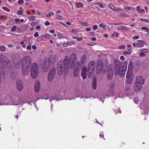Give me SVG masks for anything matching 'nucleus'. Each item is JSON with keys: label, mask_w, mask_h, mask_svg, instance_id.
Here are the masks:
<instances>
[{"label": "nucleus", "mask_w": 149, "mask_h": 149, "mask_svg": "<svg viewBox=\"0 0 149 149\" xmlns=\"http://www.w3.org/2000/svg\"><path fill=\"white\" fill-rule=\"evenodd\" d=\"M74 54L72 53L70 55L68 64V61L66 60L60 61L58 62L57 70L58 74L61 75L63 74H66L68 71L69 66L71 68H74Z\"/></svg>", "instance_id": "nucleus-1"}, {"label": "nucleus", "mask_w": 149, "mask_h": 149, "mask_svg": "<svg viewBox=\"0 0 149 149\" xmlns=\"http://www.w3.org/2000/svg\"><path fill=\"white\" fill-rule=\"evenodd\" d=\"M115 75L118 74L120 77H123L125 74L127 68V62H121L120 60L114 59L113 62Z\"/></svg>", "instance_id": "nucleus-2"}, {"label": "nucleus", "mask_w": 149, "mask_h": 149, "mask_svg": "<svg viewBox=\"0 0 149 149\" xmlns=\"http://www.w3.org/2000/svg\"><path fill=\"white\" fill-rule=\"evenodd\" d=\"M144 81V79L142 76L137 77L134 85V89L136 91H139L141 89Z\"/></svg>", "instance_id": "nucleus-3"}, {"label": "nucleus", "mask_w": 149, "mask_h": 149, "mask_svg": "<svg viewBox=\"0 0 149 149\" xmlns=\"http://www.w3.org/2000/svg\"><path fill=\"white\" fill-rule=\"evenodd\" d=\"M38 66L37 63H33L32 64L31 69V77L34 79L38 75Z\"/></svg>", "instance_id": "nucleus-4"}, {"label": "nucleus", "mask_w": 149, "mask_h": 149, "mask_svg": "<svg viewBox=\"0 0 149 149\" xmlns=\"http://www.w3.org/2000/svg\"><path fill=\"white\" fill-rule=\"evenodd\" d=\"M0 62L5 67L10 66V61L8 60L6 56L3 54L0 55Z\"/></svg>", "instance_id": "nucleus-5"}, {"label": "nucleus", "mask_w": 149, "mask_h": 149, "mask_svg": "<svg viewBox=\"0 0 149 149\" xmlns=\"http://www.w3.org/2000/svg\"><path fill=\"white\" fill-rule=\"evenodd\" d=\"M22 66L30 67L31 65V58L29 56H25L24 57L21 61Z\"/></svg>", "instance_id": "nucleus-6"}, {"label": "nucleus", "mask_w": 149, "mask_h": 149, "mask_svg": "<svg viewBox=\"0 0 149 149\" xmlns=\"http://www.w3.org/2000/svg\"><path fill=\"white\" fill-rule=\"evenodd\" d=\"M51 63V60L50 58H46L44 60L42 65V69L44 72H45L48 71Z\"/></svg>", "instance_id": "nucleus-7"}, {"label": "nucleus", "mask_w": 149, "mask_h": 149, "mask_svg": "<svg viewBox=\"0 0 149 149\" xmlns=\"http://www.w3.org/2000/svg\"><path fill=\"white\" fill-rule=\"evenodd\" d=\"M104 67L102 61L101 60H98L97 64L96 73L100 74L102 72L103 70H105L103 69Z\"/></svg>", "instance_id": "nucleus-8"}, {"label": "nucleus", "mask_w": 149, "mask_h": 149, "mask_svg": "<svg viewBox=\"0 0 149 149\" xmlns=\"http://www.w3.org/2000/svg\"><path fill=\"white\" fill-rule=\"evenodd\" d=\"M56 73V69L54 68H52L49 71L47 79L48 81H52Z\"/></svg>", "instance_id": "nucleus-9"}, {"label": "nucleus", "mask_w": 149, "mask_h": 149, "mask_svg": "<svg viewBox=\"0 0 149 149\" xmlns=\"http://www.w3.org/2000/svg\"><path fill=\"white\" fill-rule=\"evenodd\" d=\"M17 88L19 91L22 90L23 88V82L20 80H18L17 81Z\"/></svg>", "instance_id": "nucleus-10"}, {"label": "nucleus", "mask_w": 149, "mask_h": 149, "mask_svg": "<svg viewBox=\"0 0 149 149\" xmlns=\"http://www.w3.org/2000/svg\"><path fill=\"white\" fill-rule=\"evenodd\" d=\"M22 73L24 75H26L29 73L30 67L22 66Z\"/></svg>", "instance_id": "nucleus-11"}, {"label": "nucleus", "mask_w": 149, "mask_h": 149, "mask_svg": "<svg viewBox=\"0 0 149 149\" xmlns=\"http://www.w3.org/2000/svg\"><path fill=\"white\" fill-rule=\"evenodd\" d=\"M40 86V82L38 80L36 81L34 83V88L35 91L37 93L39 92Z\"/></svg>", "instance_id": "nucleus-12"}, {"label": "nucleus", "mask_w": 149, "mask_h": 149, "mask_svg": "<svg viewBox=\"0 0 149 149\" xmlns=\"http://www.w3.org/2000/svg\"><path fill=\"white\" fill-rule=\"evenodd\" d=\"M132 75L131 72H127L126 74V82L128 84H131L132 82V77L131 75Z\"/></svg>", "instance_id": "nucleus-13"}, {"label": "nucleus", "mask_w": 149, "mask_h": 149, "mask_svg": "<svg viewBox=\"0 0 149 149\" xmlns=\"http://www.w3.org/2000/svg\"><path fill=\"white\" fill-rule=\"evenodd\" d=\"M81 76L83 79L86 78L87 76V70L86 67H84L82 68L81 72Z\"/></svg>", "instance_id": "nucleus-14"}, {"label": "nucleus", "mask_w": 149, "mask_h": 149, "mask_svg": "<svg viewBox=\"0 0 149 149\" xmlns=\"http://www.w3.org/2000/svg\"><path fill=\"white\" fill-rule=\"evenodd\" d=\"M9 99L8 98H5L3 101V104L6 105H14V103L13 102L9 101Z\"/></svg>", "instance_id": "nucleus-15"}, {"label": "nucleus", "mask_w": 149, "mask_h": 149, "mask_svg": "<svg viewBox=\"0 0 149 149\" xmlns=\"http://www.w3.org/2000/svg\"><path fill=\"white\" fill-rule=\"evenodd\" d=\"M80 62L77 61L75 64V72L77 73L79 72V70L81 68Z\"/></svg>", "instance_id": "nucleus-16"}, {"label": "nucleus", "mask_w": 149, "mask_h": 149, "mask_svg": "<svg viewBox=\"0 0 149 149\" xmlns=\"http://www.w3.org/2000/svg\"><path fill=\"white\" fill-rule=\"evenodd\" d=\"M113 74V71L111 70L108 71L107 74V79L109 80H111L112 78Z\"/></svg>", "instance_id": "nucleus-17"}, {"label": "nucleus", "mask_w": 149, "mask_h": 149, "mask_svg": "<svg viewBox=\"0 0 149 149\" xmlns=\"http://www.w3.org/2000/svg\"><path fill=\"white\" fill-rule=\"evenodd\" d=\"M94 63L93 61H90L88 64V70H94Z\"/></svg>", "instance_id": "nucleus-18"}, {"label": "nucleus", "mask_w": 149, "mask_h": 149, "mask_svg": "<svg viewBox=\"0 0 149 149\" xmlns=\"http://www.w3.org/2000/svg\"><path fill=\"white\" fill-rule=\"evenodd\" d=\"M115 84L113 82H111L109 85V91L111 93H113L114 89Z\"/></svg>", "instance_id": "nucleus-19"}, {"label": "nucleus", "mask_w": 149, "mask_h": 149, "mask_svg": "<svg viewBox=\"0 0 149 149\" xmlns=\"http://www.w3.org/2000/svg\"><path fill=\"white\" fill-rule=\"evenodd\" d=\"M137 41L140 42H138L136 43V46L138 47H142L144 46L143 43H145V41L141 40H137Z\"/></svg>", "instance_id": "nucleus-20"}, {"label": "nucleus", "mask_w": 149, "mask_h": 149, "mask_svg": "<svg viewBox=\"0 0 149 149\" xmlns=\"http://www.w3.org/2000/svg\"><path fill=\"white\" fill-rule=\"evenodd\" d=\"M133 67V63L132 62H129L128 66V70L127 72L132 73Z\"/></svg>", "instance_id": "nucleus-21"}, {"label": "nucleus", "mask_w": 149, "mask_h": 149, "mask_svg": "<svg viewBox=\"0 0 149 149\" xmlns=\"http://www.w3.org/2000/svg\"><path fill=\"white\" fill-rule=\"evenodd\" d=\"M87 71L88 72V77L89 78H91L93 74L94 70H87Z\"/></svg>", "instance_id": "nucleus-22"}, {"label": "nucleus", "mask_w": 149, "mask_h": 149, "mask_svg": "<svg viewBox=\"0 0 149 149\" xmlns=\"http://www.w3.org/2000/svg\"><path fill=\"white\" fill-rule=\"evenodd\" d=\"M86 56L84 55H83L81 58V62L84 63L86 62Z\"/></svg>", "instance_id": "nucleus-23"}, {"label": "nucleus", "mask_w": 149, "mask_h": 149, "mask_svg": "<svg viewBox=\"0 0 149 149\" xmlns=\"http://www.w3.org/2000/svg\"><path fill=\"white\" fill-rule=\"evenodd\" d=\"M21 61H18L17 62L16 64L15 65V67L16 68H19L21 66Z\"/></svg>", "instance_id": "nucleus-24"}, {"label": "nucleus", "mask_w": 149, "mask_h": 149, "mask_svg": "<svg viewBox=\"0 0 149 149\" xmlns=\"http://www.w3.org/2000/svg\"><path fill=\"white\" fill-rule=\"evenodd\" d=\"M97 86V82L96 80H94L93 82V88L94 89H95Z\"/></svg>", "instance_id": "nucleus-25"}, {"label": "nucleus", "mask_w": 149, "mask_h": 149, "mask_svg": "<svg viewBox=\"0 0 149 149\" xmlns=\"http://www.w3.org/2000/svg\"><path fill=\"white\" fill-rule=\"evenodd\" d=\"M6 50V47L4 46H0V52H4Z\"/></svg>", "instance_id": "nucleus-26"}, {"label": "nucleus", "mask_w": 149, "mask_h": 149, "mask_svg": "<svg viewBox=\"0 0 149 149\" xmlns=\"http://www.w3.org/2000/svg\"><path fill=\"white\" fill-rule=\"evenodd\" d=\"M115 108H114V111L115 113H116V114H117L118 113H121V111L120 110V108H118L117 109H115Z\"/></svg>", "instance_id": "nucleus-27"}, {"label": "nucleus", "mask_w": 149, "mask_h": 149, "mask_svg": "<svg viewBox=\"0 0 149 149\" xmlns=\"http://www.w3.org/2000/svg\"><path fill=\"white\" fill-rule=\"evenodd\" d=\"M99 26L100 27H101L102 28H103L104 29H106L107 28V26L106 25L104 24H103L101 23L99 25Z\"/></svg>", "instance_id": "nucleus-28"}, {"label": "nucleus", "mask_w": 149, "mask_h": 149, "mask_svg": "<svg viewBox=\"0 0 149 149\" xmlns=\"http://www.w3.org/2000/svg\"><path fill=\"white\" fill-rule=\"evenodd\" d=\"M76 7L78 8H79L80 7L82 8L83 7V5L82 3H79L77 4Z\"/></svg>", "instance_id": "nucleus-29"}, {"label": "nucleus", "mask_w": 149, "mask_h": 149, "mask_svg": "<svg viewBox=\"0 0 149 149\" xmlns=\"http://www.w3.org/2000/svg\"><path fill=\"white\" fill-rule=\"evenodd\" d=\"M2 9L4 10H5L8 12H10V10L6 7L3 6L2 7Z\"/></svg>", "instance_id": "nucleus-30"}, {"label": "nucleus", "mask_w": 149, "mask_h": 149, "mask_svg": "<svg viewBox=\"0 0 149 149\" xmlns=\"http://www.w3.org/2000/svg\"><path fill=\"white\" fill-rule=\"evenodd\" d=\"M141 29L145 30V31L149 33V30L147 28L145 27H142L141 28Z\"/></svg>", "instance_id": "nucleus-31"}, {"label": "nucleus", "mask_w": 149, "mask_h": 149, "mask_svg": "<svg viewBox=\"0 0 149 149\" xmlns=\"http://www.w3.org/2000/svg\"><path fill=\"white\" fill-rule=\"evenodd\" d=\"M131 51H125L123 53V54L124 55H126L127 54H131Z\"/></svg>", "instance_id": "nucleus-32"}, {"label": "nucleus", "mask_w": 149, "mask_h": 149, "mask_svg": "<svg viewBox=\"0 0 149 149\" xmlns=\"http://www.w3.org/2000/svg\"><path fill=\"white\" fill-rule=\"evenodd\" d=\"M140 19L142 20L144 22L149 23V19H148L141 18Z\"/></svg>", "instance_id": "nucleus-33"}, {"label": "nucleus", "mask_w": 149, "mask_h": 149, "mask_svg": "<svg viewBox=\"0 0 149 149\" xmlns=\"http://www.w3.org/2000/svg\"><path fill=\"white\" fill-rule=\"evenodd\" d=\"M54 15V13L52 12H50L48 14H46V16L47 17H50V16L53 15Z\"/></svg>", "instance_id": "nucleus-34"}, {"label": "nucleus", "mask_w": 149, "mask_h": 149, "mask_svg": "<svg viewBox=\"0 0 149 149\" xmlns=\"http://www.w3.org/2000/svg\"><path fill=\"white\" fill-rule=\"evenodd\" d=\"M36 17L34 16H32L29 17L28 19L30 20H34Z\"/></svg>", "instance_id": "nucleus-35"}, {"label": "nucleus", "mask_w": 149, "mask_h": 149, "mask_svg": "<svg viewBox=\"0 0 149 149\" xmlns=\"http://www.w3.org/2000/svg\"><path fill=\"white\" fill-rule=\"evenodd\" d=\"M97 4L101 8H104V6L100 2H97Z\"/></svg>", "instance_id": "nucleus-36"}, {"label": "nucleus", "mask_w": 149, "mask_h": 149, "mask_svg": "<svg viewBox=\"0 0 149 149\" xmlns=\"http://www.w3.org/2000/svg\"><path fill=\"white\" fill-rule=\"evenodd\" d=\"M109 6L110 8L112 10H115V9H114V8H115V7L112 4H109Z\"/></svg>", "instance_id": "nucleus-37"}, {"label": "nucleus", "mask_w": 149, "mask_h": 149, "mask_svg": "<svg viewBox=\"0 0 149 149\" xmlns=\"http://www.w3.org/2000/svg\"><path fill=\"white\" fill-rule=\"evenodd\" d=\"M56 18L57 19H61L62 18V17L61 15H60L58 14H57Z\"/></svg>", "instance_id": "nucleus-38"}, {"label": "nucleus", "mask_w": 149, "mask_h": 149, "mask_svg": "<svg viewBox=\"0 0 149 149\" xmlns=\"http://www.w3.org/2000/svg\"><path fill=\"white\" fill-rule=\"evenodd\" d=\"M140 52H141L143 53H147L148 52V51L147 49H141V50H140Z\"/></svg>", "instance_id": "nucleus-39"}, {"label": "nucleus", "mask_w": 149, "mask_h": 149, "mask_svg": "<svg viewBox=\"0 0 149 149\" xmlns=\"http://www.w3.org/2000/svg\"><path fill=\"white\" fill-rule=\"evenodd\" d=\"M140 37L138 36H134L132 37V38L133 39L136 40L139 39Z\"/></svg>", "instance_id": "nucleus-40"}, {"label": "nucleus", "mask_w": 149, "mask_h": 149, "mask_svg": "<svg viewBox=\"0 0 149 149\" xmlns=\"http://www.w3.org/2000/svg\"><path fill=\"white\" fill-rule=\"evenodd\" d=\"M57 98V96L56 95H55L54 96H53L51 98L53 100H57L56 98Z\"/></svg>", "instance_id": "nucleus-41"}, {"label": "nucleus", "mask_w": 149, "mask_h": 149, "mask_svg": "<svg viewBox=\"0 0 149 149\" xmlns=\"http://www.w3.org/2000/svg\"><path fill=\"white\" fill-rule=\"evenodd\" d=\"M17 27L15 26H14L12 28L11 30L12 32H14L15 31L16 29L17 28Z\"/></svg>", "instance_id": "nucleus-42"}, {"label": "nucleus", "mask_w": 149, "mask_h": 149, "mask_svg": "<svg viewBox=\"0 0 149 149\" xmlns=\"http://www.w3.org/2000/svg\"><path fill=\"white\" fill-rule=\"evenodd\" d=\"M98 29V26L96 24L93 25V29L94 31H95Z\"/></svg>", "instance_id": "nucleus-43"}, {"label": "nucleus", "mask_w": 149, "mask_h": 149, "mask_svg": "<svg viewBox=\"0 0 149 149\" xmlns=\"http://www.w3.org/2000/svg\"><path fill=\"white\" fill-rule=\"evenodd\" d=\"M124 9L125 10H130L131 9V7L130 6L125 7H124Z\"/></svg>", "instance_id": "nucleus-44"}, {"label": "nucleus", "mask_w": 149, "mask_h": 149, "mask_svg": "<svg viewBox=\"0 0 149 149\" xmlns=\"http://www.w3.org/2000/svg\"><path fill=\"white\" fill-rule=\"evenodd\" d=\"M120 49H124L125 48V46L124 45H121L118 47Z\"/></svg>", "instance_id": "nucleus-45"}, {"label": "nucleus", "mask_w": 149, "mask_h": 149, "mask_svg": "<svg viewBox=\"0 0 149 149\" xmlns=\"http://www.w3.org/2000/svg\"><path fill=\"white\" fill-rule=\"evenodd\" d=\"M140 56L141 57H143L146 56V54H144L143 52H142L140 53Z\"/></svg>", "instance_id": "nucleus-46"}, {"label": "nucleus", "mask_w": 149, "mask_h": 149, "mask_svg": "<svg viewBox=\"0 0 149 149\" xmlns=\"http://www.w3.org/2000/svg\"><path fill=\"white\" fill-rule=\"evenodd\" d=\"M80 24L82 26H86L87 24V22H80Z\"/></svg>", "instance_id": "nucleus-47"}, {"label": "nucleus", "mask_w": 149, "mask_h": 149, "mask_svg": "<svg viewBox=\"0 0 149 149\" xmlns=\"http://www.w3.org/2000/svg\"><path fill=\"white\" fill-rule=\"evenodd\" d=\"M77 38V40L78 41H81L82 40V38L81 37H75V39Z\"/></svg>", "instance_id": "nucleus-48"}, {"label": "nucleus", "mask_w": 149, "mask_h": 149, "mask_svg": "<svg viewBox=\"0 0 149 149\" xmlns=\"http://www.w3.org/2000/svg\"><path fill=\"white\" fill-rule=\"evenodd\" d=\"M100 137H101V138L102 137L104 139V140H105V139L104 138V135L103 134V133L102 132H101V133H100Z\"/></svg>", "instance_id": "nucleus-49"}, {"label": "nucleus", "mask_w": 149, "mask_h": 149, "mask_svg": "<svg viewBox=\"0 0 149 149\" xmlns=\"http://www.w3.org/2000/svg\"><path fill=\"white\" fill-rule=\"evenodd\" d=\"M24 1L23 0H20L18 1V3L19 4H22L24 3Z\"/></svg>", "instance_id": "nucleus-50"}, {"label": "nucleus", "mask_w": 149, "mask_h": 149, "mask_svg": "<svg viewBox=\"0 0 149 149\" xmlns=\"http://www.w3.org/2000/svg\"><path fill=\"white\" fill-rule=\"evenodd\" d=\"M50 24V23L48 21H46L44 23V24L47 26H49Z\"/></svg>", "instance_id": "nucleus-51"}, {"label": "nucleus", "mask_w": 149, "mask_h": 149, "mask_svg": "<svg viewBox=\"0 0 149 149\" xmlns=\"http://www.w3.org/2000/svg\"><path fill=\"white\" fill-rule=\"evenodd\" d=\"M26 49L27 50H30L31 49V45H28L26 47Z\"/></svg>", "instance_id": "nucleus-52"}, {"label": "nucleus", "mask_w": 149, "mask_h": 149, "mask_svg": "<svg viewBox=\"0 0 149 149\" xmlns=\"http://www.w3.org/2000/svg\"><path fill=\"white\" fill-rule=\"evenodd\" d=\"M34 36L36 37H37L38 36L39 34L37 32H35L34 34Z\"/></svg>", "instance_id": "nucleus-53"}, {"label": "nucleus", "mask_w": 149, "mask_h": 149, "mask_svg": "<svg viewBox=\"0 0 149 149\" xmlns=\"http://www.w3.org/2000/svg\"><path fill=\"white\" fill-rule=\"evenodd\" d=\"M140 10V7L139 6H138L136 7V11L138 12H139Z\"/></svg>", "instance_id": "nucleus-54"}, {"label": "nucleus", "mask_w": 149, "mask_h": 149, "mask_svg": "<svg viewBox=\"0 0 149 149\" xmlns=\"http://www.w3.org/2000/svg\"><path fill=\"white\" fill-rule=\"evenodd\" d=\"M120 15L123 16V17H129V15L127 14H123L122 15Z\"/></svg>", "instance_id": "nucleus-55"}, {"label": "nucleus", "mask_w": 149, "mask_h": 149, "mask_svg": "<svg viewBox=\"0 0 149 149\" xmlns=\"http://www.w3.org/2000/svg\"><path fill=\"white\" fill-rule=\"evenodd\" d=\"M50 36L49 34H47L44 36V38H47L50 37Z\"/></svg>", "instance_id": "nucleus-56"}, {"label": "nucleus", "mask_w": 149, "mask_h": 149, "mask_svg": "<svg viewBox=\"0 0 149 149\" xmlns=\"http://www.w3.org/2000/svg\"><path fill=\"white\" fill-rule=\"evenodd\" d=\"M41 28L40 26V25H38L36 26V29H40Z\"/></svg>", "instance_id": "nucleus-57"}, {"label": "nucleus", "mask_w": 149, "mask_h": 149, "mask_svg": "<svg viewBox=\"0 0 149 149\" xmlns=\"http://www.w3.org/2000/svg\"><path fill=\"white\" fill-rule=\"evenodd\" d=\"M37 24V23L36 22H33L31 23V25L32 26H34Z\"/></svg>", "instance_id": "nucleus-58"}, {"label": "nucleus", "mask_w": 149, "mask_h": 149, "mask_svg": "<svg viewBox=\"0 0 149 149\" xmlns=\"http://www.w3.org/2000/svg\"><path fill=\"white\" fill-rule=\"evenodd\" d=\"M17 13L19 15H22L23 14L22 12L21 11H18L17 12Z\"/></svg>", "instance_id": "nucleus-59"}, {"label": "nucleus", "mask_w": 149, "mask_h": 149, "mask_svg": "<svg viewBox=\"0 0 149 149\" xmlns=\"http://www.w3.org/2000/svg\"><path fill=\"white\" fill-rule=\"evenodd\" d=\"M120 59L122 61H123L125 60V58L123 56H121L120 57Z\"/></svg>", "instance_id": "nucleus-60"}, {"label": "nucleus", "mask_w": 149, "mask_h": 149, "mask_svg": "<svg viewBox=\"0 0 149 149\" xmlns=\"http://www.w3.org/2000/svg\"><path fill=\"white\" fill-rule=\"evenodd\" d=\"M49 32L52 33H53L55 32V30L53 29L49 31Z\"/></svg>", "instance_id": "nucleus-61"}, {"label": "nucleus", "mask_w": 149, "mask_h": 149, "mask_svg": "<svg viewBox=\"0 0 149 149\" xmlns=\"http://www.w3.org/2000/svg\"><path fill=\"white\" fill-rule=\"evenodd\" d=\"M124 27V30L126 31H129L131 29H128V28L126 27L125 26Z\"/></svg>", "instance_id": "nucleus-62"}, {"label": "nucleus", "mask_w": 149, "mask_h": 149, "mask_svg": "<svg viewBox=\"0 0 149 149\" xmlns=\"http://www.w3.org/2000/svg\"><path fill=\"white\" fill-rule=\"evenodd\" d=\"M15 21L16 22H19L20 21V19H19V18H16L15 19Z\"/></svg>", "instance_id": "nucleus-63"}, {"label": "nucleus", "mask_w": 149, "mask_h": 149, "mask_svg": "<svg viewBox=\"0 0 149 149\" xmlns=\"http://www.w3.org/2000/svg\"><path fill=\"white\" fill-rule=\"evenodd\" d=\"M32 48L33 49L35 50L36 49V46H35V45H33L32 46Z\"/></svg>", "instance_id": "nucleus-64"}]
</instances>
